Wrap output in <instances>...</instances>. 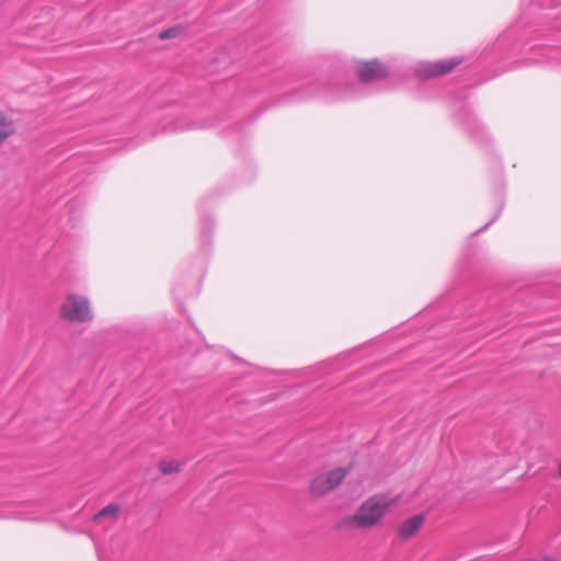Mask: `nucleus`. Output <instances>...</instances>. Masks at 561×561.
Masks as SVG:
<instances>
[{
	"mask_svg": "<svg viewBox=\"0 0 561 561\" xmlns=\"http://www.w3.org/2000/svg\"><path fill=\"white\" fill-rule=\"evenodd\" d=\"M159 468L163 474H171L181 471L182 463L175 460L161 461Z\"/></svg>",
	"mask_w": 561,
	"mask_h": 561,
	"instance_id": "nucleus-11",
	"label": "nucleus"
},
{
	"mask_svg": "<svg viewBox=\"0 0 561 561\" xmlns=\"http://www.w3.org/2000/svg\"><path fill=\"white\" fill-rule=\"evenodd\" d=\"M560 51L551 47H540L535 53L534 57H528L522 60L524 66L533 65H552L558 61Z\"/></svg>",
	"mask_w": 561,
	"mask_h": 561,
	"instance_id": "nucleus-7",
	"label": "nucleus"
},
{
	"mask_svg": "<svg viewBox=\"0 0 561 561\" xmlns=\"http://www.w3.org/2000/svg\"><path fill=\"white\" fill-rule=\"evenodd\" d=\"M61 314L71 322H85L93 318L88 298L69 295L61 306Z\"/></svg>",
	"mask_w": 561,
	"mask_h": 561,
	"instance_id": "nucleus-3",
	"label": "nucleus"
},
{
	"mask_svg": "<svg viewBox=\"0 0 561 561\" xmlns=\"http://www.w3.org/2000/svg\"><path fill=\"white\" fill-rule=\"evenodd\" d=\"M118 513L119 506L115 503H111L107 506L103 507L99 513H96L93 517V520L95 523H99L104 518H108L110 523H114L118 516Z\"/></svg>",
	"mask_w": 561,
	"mask_h": 561,
	"instance_id": "nucleus-9",
	"label": "nucleus"
},
{
	"mask_svg": "<svg viewBox=\"0 0 561 561\" xmlns=\"http://www.w3.org/2000/svg\"><path fill=\"white\" fill-rule=\"evenodd\" d=\"M356 72L360 83L383 79L389 75L387 67L378 59L359 61L356 66Z\"/></svg>",
	"mask_w": 561,
	"mask_h": 561,
	"instance_id": "nucleus-6",
	"label": "nucleus"
},
{
	"mask_svg": "<svg viewBox=\"0 0 561 561\" xmlns=\"http://www.w3.org/2000/svg\"><path fill=\"white\" fill-rule=\"evenodd\" d=\"M363 95L360 84L337 80H317L301 91V98H320L325 102L347 101Z\"/></svg>",
	"mask_w": 561,
	"mask_h": 561,
	"instance_id": "nucleus-1",
	"label": "nucleus"
},
{
	"mask_svg": "<svg viewBox=\"0 0 561 561\" xmlns=\"http://www.w3.org/2000/svg\"><path fill=\"white\" fill-rule=\"evenodd\" d=\"M182 28L180 26L170 27L160 33L159 37L161 39L174 38L181 33Z\"/></svg>",
	"mask_w": 561,
	"mask_h": 561,
	"instance_id": "nucleus-12",
	"label": "nucleus"
},
{
	"mask_svg": "<svg viewBox=\"0 0 561 561\" xmlns=\"http://www.w3.org/2000/svg\"><path fill=\"white\" fill-rule=\"evenodd\" d=\"M461 64L460 58H450L436 61H421L415 66V73L422 79H430L445 75Z\"/></svg>",
	"mask_w": 561,
	"mask_h": 561,
	"instance_id": "nucleus-5",
	"label": "nucleus"
},
{
	"mask_svg": "<svg viewBox=\"0 0 561 561\" xmlns=\"http://www.w3.org/2000/svg\"><path fill=\"white\" fill-rule=\"evenodd\" d=\"M560 31H561V25H560Z\"/></svg>",
	"mask_w": 561,
	"mask_h": 561,
	"instance_id": "nucleus-17",
	"label": "nucleus"
},
{
	"mask_svg": "<svg viewBox=\"0 0 561 561\" xmlns=\"http://www.w3.org/2000/svg\"><path fill=\"white\" fill-rule=\"evenodd\" d=\"M14 131V127L11 121L7 119L0 113V144L7 139Z\"/></svg>",
	"mask_w": 561,
	"mask_h": 561,
	"instance_id": "nucleus-10",
	"label": "nucleus"
},
{
	"mask_svg": "<svg viewBox=\"0 0 561 561\" xmlns=\"http://www.w3.org/2000/svg\"><path fill=\"white\" fill-rule=\"evenodd\" d=\"M424 515L423 514H416L407 519L400 527H399V535L403 539H409L413 537L417 530L421 528V526L424 523Z\"/></svg>",
	"mask_w": 561,
	"mask_h": 561,
	"instance_id": "nucleus-8",
	"label": "nucleus"
},
{
	"mask_svg": "<svg viewBox=\"0 0 561 561\" xmlns=\"http://www.w3.org/2000/svg\"><path fill=\"white\" fill-rule=\"evenodd\" d=\"M213 125L214 124H211V123H205V124H202V125H193L191 128H207V127H210Z\"/></svg>",
	"mask_w": 561,
	"mask_h": 561,
	"instance_id": "nucleus-15",
	"label": "nucleus"
},
{
	"mask_svg": "<svg viewBox=\"0 0 561 561\" xmlns=\"http://www.w3.org/2000/svg\"><path fill=\"white\" fill-rule=\"evenodd\" d=\"M347 470L344 468H335L331 471L319 474L316 477L310 485V492L313 496H323L337 485L345 479Z\"/></svg>",
	"mask_w": 561,
	"mask_h": 561,
	"instance_id": "nucleus-4",
	"label": "nucleus"
},
{
	"mask_svg": "<svg viewBox=\"0 0 561 561\" xmlns=\"http://www.w3.org/2000/svg\"><path fill=\"white\" fill-rule=\"evenodd\" d=\"M499 217V214H496L488 224H485L482 228H480L479 230H477L474 232V234H478L484 230H486Z\"/></svg>",
	"mask_w": 561,
	"mask_h": 561,
	"instance_id": "nucleus-13",
	"label": "nucleus"
},
{
	"mask_svg": "<svg viewBox=\"0 0 561 561\" xmlns=\"http://www.w3.org/2000/svg\"><path fill=\"white\" fill-rule=\"evenodd\" d=\"M468 124H472L474 125V127L479 130V131H482V127L480 125L477 124L476 119L473 117H469L468 118Z\"/></svg>",
	"mask_w": 561,
	"mask_h": 561,
	"instance_id": "nucleus-14",
	"label": "nucleus"
},
{
	"mask_svg": "<svg viewBox=\"0 0 561 561\" xmlns=\"http://www.w3.org/2000/svg\"><path fill=\"white\" fill-rule=\"evenodd\" d=\"M559 473H560V477H561V462L559 463Z\"/></svg>",
	"mask_w": 561,
	"mask_h": 561,
	"instance_id": "nucleus-16",
	"label": "nucleus"
},
{
	"mask_svg": "<svg viewBox=\"0 0 561 561\" xmlns=\"http://www.w3.org/2000/svg\"><path fill=\"white\" fill-rule=\"evenodd\" d=\"M388 504L383 499L373 496L362 504L350 522L358 528H370L375 526L385 515Z\"/></svg>",
	"mask_w": 561,
	"mask_h": 561,
	"instance_id": "nucleus-2",
	"label": "nucleus"
}]
</instances>
